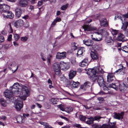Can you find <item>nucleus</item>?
<instances>
[{"instance_id": "c9c22d12", "label": "nucleus", "mask_w": 128, "mask_h": 128, "mask_svg": "<svg viewBox=\"0 0 128 128\" xmlns=\"http://www.w3.org/2000/svg\"><path fill=\"white\" fill-rule=\"evenodd\" d=\"M102 118H103L104 117H102L99 116H96L93 118L94 120H96L98 122L100 121V119Z\"/></svg>"}, {"instance_id": "680f3d73", "label": "nucleus", "mask_w": 128, "mask_h": 128, "mask_svg": "<svg viewBox=\"0 0 128 128\" xmlns=\"http://www.w3.org/2000/svg\"><path fill=\"white\" fill-rule=\"evenodd\" d=\"M41 124L45 126V128H46V126H47L48 124H47L46 122H39Z\"/></svg>"}, {"instance_id": "6e6d98bb", "label": "nucleus", "mask_w": 128, "mask_h": 128, "mask_svg": "<svg viewBox=\"0 0 128 128\" xmlns=\"http://www.w3.org/2000/svg\"><path fill=\"white\" fill-rule=\"evenodd\" d=\"M28 38L26 37H22L21 38V40L25 42L27 40Z\"/></svg>"}, {"instance_id": "5701e85b", "label": "nucleus", "mask_w": 128, "mask_h": 128, "mask_svg": "<svg viewBox=\"0 0 128 128\" xmlns=\"http://www.w3.org/2000/svg\"><path fill=\"white\" fill-rule=\"evenodd\" d=\"M114 77L112 74H108L107 76V81L110 82L114 80Z\"/></svg>"}, {"instance_id": "aec40b11", "label": "nucleus", "mask_w": 128, "mask_h": 128, "mask_svg": "<svg viewBox=\"0 0 128 128\" xmlns=\"http://www.w3.org/2000/svg\"><path fill=\"white\" fill-rule=\"evenodd\" d=\"M19 4L21 7H25L28 5V2L26 0H20L19 2Z\"/></svg>"}, {"instance_id": "393cba45", "label": "nucleus", "mask_w": 128, "mask_h": 128, "mask_svg": "<svg viewBox=\"0 0 128 128\" xmlns=\"http://www.w3.org/2000/svg\"><path fill=\"white\" fill-rule=\"evenodd\" d=\"M11 87L14 88V89H16L18 90H19L20 89L21 90L22 88L21 86L20 85L19 83L18 82L14 83Z\"/></svg>"}, {"instance_id": "2eb2a0df", "label": "nucleus", "mask_w": 128, "mask_h": 128, "mask_svg": "<svg viewBox=\"0 0 128 128\" xmlns=\"http://www.w3.org/2000/svg\"><path fill=\"white\" fill-rule=\"evenodd\" d=\"M23 105V103L22 101H19L16 103L15 108L17 111H20L22 108Z\"/></svg>"}, {"instance_id": "9b49d317", "label": "nucleus", "mask_w": 128, "mask_h": 128, "mask_svg": "<svg viewBox=\"0 0 128 128\" xmlns=\"http://www.w3.org/2000/svg\"><path fill=\"white\" fill-rule=\"evenodd\" d=\"M114 114L113 117L114 118L118 120H122L123 118V116L124 115V112H122L120 113L114 112Z\"/></svg>"}, {"instance_id": "473e14b6", "label": "nucleus", "mask_w": 128, "mask_h": 128, "mask_svg": "<svg viewBox=\"0 0 128 128\" xmlns=\"http://www.w3.org/2000/svg\"><path fill=\"white\" fill-rule=\"evenodd\" d=\"M0 101L1 105L3 106L6 107L7 106V102L3 98H1L0 100Z\"/></svg>"}, {"instance_id": "a211bd4d", "label": "nucleus", "mask_w": 128, "mask_h": 128, "mask_svg": "<svg viewBox=\"0 0 128 128\" xmlns=\"http://www.w3.org/2000/svg\"><path fill=\"white\" fill-rule=\"evenodd\" d=\"M61 68L62 70L68 69L70 67L69 64L68 63L63 62H60Z\"/></svg>"}, {"instance_id": "13d9d810", "label": "nucleus", "mask_w": 128, "mask_h": 128, "mask_svg": "<svg viewBox=\"0 0 128 128\" xmlns=\"http://www.w3.org/2000/svg\"><path fill=\"white\" fill-rule=\"evenodd\" d=\"M76 44L74 42L72 43V46H73V49L74 50H76L77 48L76 46Z\"/></svg>"}, {"instance_id": "c85d7f7f", "label": "nucleus", "mask_w": 128, "mask_h": 128, "mask_svg": "<svg viewBox=\"0 0 128 128\" xmlns=\"http://www.w3.org/2000/svg\"><path fill=\"white\" fill-rule=\"evenodd\" d=\"M16 119L18 123L21 124L24 122L23 118L20 115H18Z\"/></svg>"}, {"instance_id": "423d86ee", "label": "nucleus", "mask_w": 128, "mask_h": 128, "mask_svg": "<svg viewBox=\"0 0 128 128\" xmlns=\"http://www.w3.org/2000/svg\"><path fill=\"white\" fill-rule=\"evenodd\" d=\"M4 95L7 98H8V100L10 101L14 100L12 93L10 90H6L4 92Z\"/></svg>"}, {"instance_id": "a19ab883", "label": "nucleus", "mask_w": 128, "mask_h": 128, "mask_svg": "<svg viewBox=\"0 0 128 128\" xmlns=\"http://www.w3.org/2000/svg\"><path fill=\"white\" fill-rule=\"evenodd\" d=\"M52 56L50 55H48L47 57V62L49 64L50 63V60L52 57Z\"/></svg>"}, {"instance_id": "3c124183", "label": "nucleus", "mask_w": 128, "mask_h": 128, "mask_svg": "<svg viewBox=\"0 0 128 128\" xmlns=\"http://www.w3.org/2000/svg\"><path fill=\"white\" fill-rule=\"evenodd\" d=\"M38 97L40 101H42L44 99V96H43L40 95L38 96Z\"/></svg>"}, {"instance_id": "72a5a7b5", "label": "nucleus", "mask_w": 128, "mask_h": 128, "mask_svg": "<svg viewBox=\"0 0 128 128\" xmlns=\"http://www.w3.org/2000/svg\"><path fill=\"white\" fill-rule=\"evenodd\" d=\"M88 120L86 122V123L88 124H90L93 122L94 121L93 117H91L88 118Z\"/></svg>"}, {"instance_id": "338daca9", "label": "nucleus", "mask_w": 128, "mask_h": 128, "mask_svg": "<svg viewBox=\"0 0 128 128\" xmlns=\"http://www.w3.org/2000/svg\"><path fill=\"white\" fill-rule=\"evenodd\" d=\"M59 108L60 109V110L62 111H64V109L63 107V106L62 105H60L59 106Z\"/></svg>"}, {"instance_id": "39448f33", "label": "nucleus", "mask_w": 128, "mask_h": 128, "mask_svg": "<svg viewBox=\"0 0 128 128\" xmlns=\"http://www.w3.org/2000/svg\"><path fill=\"white\" fill-rule=\"evenodd\" d=\"M52 68L55 74L59 75L60 73V69L61 68L60 62H56L54 63L53 64Z\"/></svg>"}, {"instance_id": "0eeeda50", "label": "nucleus", "mask_w": 128, "mask_h": 128, "mask_svg": "<svg viewBox=\"0 0 128 128\" xmlns=\"http://www.w3.org/2000/svg\"><path fill=\"white\" fill-rule=\"evenodd\" d=\"M98 76L97 80L98 83L100 87H104L106 86V82L104 81L102 75H100Z\"/></svg>"}, {"instance_id": "6e6552de", "label": "nucleus", "mask_w": 128, "mask_h": 128, "mask_svg": "<svg viewBox=\"0 0 128 128\" xmlns=\"http://www.w3.org/2000/svg\"><path fill=\"white\" fill-rule=\"evenodd\" d=\"M10 9L9 6L5 4H0V12L2 14L8 10Z\"/></svg>"}, {"instance_id": "7c9ffc66", "label": "nucleus", "mask_w": 128, "mask_h": 128, "mask_svg": "<svg viewBox=\"0 0 128 128\" xmlns=\"http://www.w3.org/2000/svg\"><path fill=\"white\" fill-rule=\"evenodd\" d=\"M90 54L92 59L96 60L98 59V56L96 53L93 52H92Z\"/></svg>"}, {"instance_id": "e433bc0d", "label": "nucleus", "mask_w": 128, "mask_h": 128, "mask_svg": "<svg viewBox=\"0 0 128 128\" xmlns=\"http://www.w3.org/2000/svg\"><path fill=\"white\" fill-rule=\"evenodd\" d=\"M111 32L113 35H116L118 33V30H116L111 29Z\"/></svg>"}, {"instance_id": "4c0bfd02", "label": "nucleus", "mask_w": 128, "mask_h": 128, "mask_svg": "<svg viewBox=\"0 0 128 128\" xmlns=\"http://www.w3.org/2000/svg\"><path fill=\"white\" fill-rule=\"evenodd\" d=\"M80 119L82 121H84L86 118V116L82 115H80L79 116Z\"/></svg>"}, {"instance_id": "052dcab7", "label": "nucleus", "mask_w": 128, "mask_h": 128, "mask_svg": "<svg viewBox=\"0 0 128 128\" xmlns=\"http://www.w3.org/2000/svg\"><path fill=\"white\" fill-rule=\"evenodd\" d=\"M44 2V0H42L40 1H39L38 3V6H40L42 5Z\"/></svg>"}, {"instance_id": "69168bd1", "label": "nucleus", "mask_w": 128, "mask_h": 128, "mask_svg": "<svg viewBox=\"0 0 128 128\" xmlns=\"http://www.w3.org/2000/svg\"><path fill=\"white\" fill-rule=\"evenodd\" d=\"M29 16L28 15H26V16H23L22 17V18L23 19H24L25 20H26L27 19H28L29 18Z\"/></svg>"}, {"instance_id": "ea45409f", "label": "nucleus", "mask_w": 128, "mask_h": 128, "mask_svg": "<svg viewBox=\"0 0 128 128\" xmlns=\"http://www.w3.org/2000/svg\"><path fill=\"white\" fill-rule=\"evenodd\" d=\"M84 84L86 88L90 87L91 84L89 82H85Z\"/></svg>"}, {"instance_id": "b1692460", "label": "nucleus", "mask_w": 128, "mask_h": 128, "mask_svg": "<svg viewBox=\"0 0 128 128\" xmlns=\"http://www.w3.org/2000/svg\"><path fill=\"white\" fill-rule=\"evenodd\" d=\"M76 73V71L73 70H71L69 74V78L70 79H72V78L75 76Z\"/></svg>"}, {"instance_id": "864d4df0", "label": "nucleus", "mask_w": 128, "mask_h": 128, "mask_svg": "<svg viewBox=\"0 0 128 128\" xmlns=\"http://www.w3.org/2000/svg\"><path fill=\"white\" fill-rule=\"evenodd\" d=\"M86 89V88L84 85V84L83 85H82L80 86V90H85Z\"/></svg>"}, {"instance_id": "49530a36", "label": "nucleus", "mask_w": 128, "mask_h": 128, "mask_svg": "<svg viewBox=\"0 0 128 128\" xmlns=\"http://www.w3.org/2000/svg\"><path fill=\"white\" fill-rule=\"evenodd\" d=\"M60 80L62 81H64L65 80L66 78L64 76L63 74L60 75Z\"/></svg>"}, {"instance_id": "5fc2aeb1", "label": "nucleus", "mask_w": 128, "mask_h": 128, "mask_svg": "<svg viewBox=\"0 0 128 128\" xmlns=\"http://www.w3.org/2000/svg\"><path fill=\"white\" fill-rule=\"evenodd\" d=\"M14 62H12V63H10L9 64V65L8 66L9 68L10 69H12V68H10V66H13L14 67H15L16 66V64H14Z\"/></svg>"}, {"instance_id": "20e7f679", "label": "nucleus", "mask_w": 128, "mask_h": 128, "mask_svg": "<svg viewBox=\"0 0 128 128\" xmlns=\"http://www.w3.org/2000/svg\"><path fill=\"white\" fill-rule=\"evenodd\" d=\"M118 85L120 90L122 92L127 94L128 93V84L125 85L122 82H118Z\"/></svg>"}, {"instance_id": "bb28decb", "label": "nucleus", "mask_w": 128, "mask_h": 128, "mask_svg": "<svg viewBox=\"0 0 128 128\" xmlns=\"http://www.w3.org/2000/svg\"><path fill=\"white\" fill-rule=\"evenodd\" d=\"M98 35V36H97V38H92V39L96 42H98L101 40H102L103 37V36L101 34Z\"/></svg>"}, {"instance_id": "dca6fc26", "label": "nucleus", "mask_w": 128, "mask_h": 128, "mask_svg": "<svg viewBox=\"0 0 128 128\" xmlns=\"http://www.w3.org/2000/svg\"><path fill=\"white\" fill-rule=\"evenodd\" d=\"M99 21L100 23V25L101 26L104 27H107L108 25V23L107 20L105 18H103L100 19Z\"/></svg>"}, {"instance_id": "cd10ccee", "label": "nucleus", "mask_w": 128, "mask_h": 128, "mask_svg": "<svg viewBox=\"0 0 128 128\" xmlns=\"http://www.w3.org/2000/svg\"><path fill=\"white\" fill-rule=\"evenodd\" d=\"M11 86L10 88V90L12 94L13 93L17 94H20V91L16 89H14Z\"/></svg>"}, {"instance_id": "bf43d9fd", "label": "nucleus", "mask_w": 128, "mask_h": 128, "mask_svg": "<svg viewBox=\"0 0 128 128\" xmlns=\"http://www.w3.org/2000/svg\"><path fill=\"white\" fill-rule=\"evenodd\" d=\"M74 126L76 128H82L80 124H74Z\"/></svg>"}, {"instance_id": "de8ad7c7", "label": "nucleus", "mask_w": 128, "mask_h": 128, "mask_svg": "<svg viewBox=\"0 0 128 128\" xmlns=\"http://www.w3.org/2000/svg\"><path fill=\"white\" fill-rule=\"evenodd\" d=\"M73 108L72 107H68L67 108V112H68L69 113L70 112H72L73 110Z\"/></svg>"}, {"instance_id": "f257e3e1", "label": "nucleus", "mask_w": 128, "mask_h": 128, "mask_svg": "<svg viewBox=\"0 0 128 128\" xmlns=\"http://www.w3.org/2000/svg\"><path fill=\"white\" fill-rule=\"evenodd\" d=\"M99 70V67L98 66L94 67L93 69H88V71L87 73L90 76L91 79L93 81L98 80V76H99L97 73Z\"/></svg>"}, {"instance_id": "09e8293b", "label": "nucleus", "mask_w": 128, "mask_h": 128, "mask_svg": "<svg viewBox=\"0 0 128 128\" xmlns=\"http://www.w3.org/2000/svg\"><path fill=\"white\" fill-rule=\"evenodd\" d=\"M4 38L2 35H0V43L4 41Z\"/></svg>"}, {"instance_id": "4468645a", "label": "nucleus", "mask_w": 128, "mask_h": 128, "mask_svg": "<svg viewBox=\"0 0 128 128\" xmlns=\"http://www.w3.org/2000/svg\"><path fill=\"white\" fill-rule=\"evenodd\" d=\"M23 20L22 19H19L14 22V25L16 28L20 27L22 26L24 24Z\"/></svg>"}, {"instance_id": "ddd939ff", "label": "nucleus", "mask_w": 128, "mask_h": 128, "mask_svg": "<svg viewBox=\"0 0 128 128\" xmlns=\"http://www.w3.org/2000/svg\"><path fill=\"white\" fill-rule=\"evenodd\" d=\"M66 53L65 52H58L56 56V58L58 59H60L66 58Z\"/></svg>"}, {"instance_id": "2f4dec72", "label": "nucleus", "mask_w": 128, "mask_h": 128, "mask_svg": "<svg viewBox=\"0 0 128 128\" xmlns=\"http://www.w3.org/2000/svg\"><path fill=\"white\" fill-rule=\"evenodd\" d=\"M118 83H116V84L112 83L111 84H110L109 86L110 87L112 88L117 90L118 89Z\"/></svg>"}, {"instance_id": "4be33fe9", "label": "nucleus", "mask_w": 128, "mask_h": 128, "mask_svg": "<svg viewBox=\"0 0 128 128\" xmlns=\"http://www.w3.org/2000/svg\"><path fill=\"white\" fill-rule=\"evenodd\" d=\"M88 59H85L81 62L80 64V66L82 67H84L88 65Z\"/></svg>"}, {"instance_id": "f704fd0d", "label": "nucleus", "mask_w": 128, "mask_h": 128, "mask_svg": "<svg viewBox=\"0 0 128 128\" xmlns=\"http://www.w3.org/2000/svg\"><path fill=\"white\" fill-rule=\"evenodd\" d=\"M58 100L56 98H52L50 100V101L53 104H56L58 102Z\"/></svg>"}, {"instance_id": "0e129e2a", "label": "nucleus", "mask_w": 128, "mask_h": 128, "mask_svg": "<svg viewBox=\"0 0 128 128\" xmlns=\"http://www.w3.org/2000/svg\"><path fill=\"white\" fill-rule=\"evenodd\" d=\"M12 35L11 34L9 35L8 38V41H10L12 39Z\"/></svg>"}, {"instance_id": "7ed1b4c3", "label": "nucleus", "mask_w": 128, "mask_h": 128, "mask_svg": "<svg viewBox=\"0 0 128 128\" xmlns=\"http://www.w3.org/2000/svg\"><path fill=\"white\" fill-rule=\"evenodd\" d=\"M97 34H101L103 36L104 35V36L106 38V40L107 41L108 40V39H110L109 41L108 42H111L112 41V38L110 36H109L108 33L106 31V30L104 29L99 30L98 31L95 33Z\"/></svg>"}, {"instance_id": "f8f14e48", "label": "nucleus", "mask_w": 128, "mask_h": 128, "mask_svg": "<svg viewBox=\"0 0 128 128\" xmlns=\"http://www.w3.org/2000/svg\"><path fill=\"white\" fill-rule=\"evenodd\" d=\"M116 124V122L113 123H111L110 124H109V125L107 124H104L101 126V128H116L115 126Z\"/></svg>"}, {"instance_id": "79ce46f5", "label": "nucleus", "mask_w": 128, "mask_h": 128, "mask_svg": "<svg viewBox=\"0 0 128 128\" xmlns=\"http://www.w3.org/2000/svg\"><path fill=\"white\" fill-rule=\"evenodd\" d=\"M68 4H66L62 6L61 7V9L62 10H66L68 6Z\"/></svg>"}, {"instance_id": "603ef678", "label": "nucleus", "mask_w": 128, "mask_h": 128, "mask_svg": "<svg viewBox=\"0 0 128 128\" xmlns=\"http://www.w3.org/2000/svg\"><path fill=\"white\" fill-rule=\"evenodd\" d=\"M124 72L123 68H120L118 69V70H116L115 72V73H117L118 72Z\"/></svg>"}, {"instance_id": "a878e982", "label": "nucleus", "mask_w": 128, "mask_h": 128, "mask_svg": "<svg viewBox=\"0 0 128 128\" xmlns=\"http://www.w3.org/2000/svg\"><path fill=\"white\" fill-rule=\"evenodd\" d=\"M85 51V48L84 47L80 48L78 50L77 54V56L82 54Z\"/></svg>"}, {"instance_id": "774afa93", "label": "nucleus", "mask_w": 128, "mask_h": 128, "mask_svg": "<svg viewBox=\"0 0 128 128\" xmlns=\"http://www.w3.org/2000/svg\"><path fill=\"white\" fill-rule=\"evenodd\" d=\"M98 100L99 101H103L104 100V99L103 98L99 97L98 98Z\"/></svg>"}, {"instance_id": "8fccbe9b", "label": "nucleus", "mask_w": 128, "mask_h": 128, "mask_svg": "<svg viewBox=\"0 0 128 128\" xmlns=\"http://www.w3.org/2000/svg\"><path fill=\"white\" fill-rule=\"evenodd\" d=\"M94 126V128H101V126L98 124H95Z\"/></svg>"}, {"instance_id": "9d476101", "label": "nucleus", "mask_w": 128, "mask_h": 128, "mask_svg": "<svg viewBox=\"0 0 128 128\" xmlns=\"http://www.w3.org/2000/svg\"><path fill=\"white\" fill-rule=\"evenodd\" d=\"M2 14L4 18H12L14 16L13 14L11 12L8 10L4 12Z\"/></svg>"}, {"instance_id": "e2e57ef3", "label": "nucleus", "mask_w": 128, "mask_h": 128, "mask_svg": "<svg viewBox=\"0 0 128 128\" xmlns=\"http://www.w3.org/2000/svg\"><path fill=\"white\" fill-rule=\"evenodd\" d=\"M60 117L61 118H62L64 119L65 120H66V121H68V119L64 117V116H60Z\"/></svg>"}, {"instance_id": "f03ea898", "label": "nucleus", "mask_w": 128, "mask_h": 128, "mask_svg": "<svg viewBox=\"0 0 128 128\" xmlns=\"http://www.w3.org/2000/svg\"><path fill=\"white\" fill-rule=\"evenodd\" d=\"M21 92H20L21 95L20 98L22 100H25L26 97L29 95V90L26 86H23L21 88Z\"/></svg>"}, {"instance_id": "4d7b16f0", "label": "nucleus", "mask_w": 128, "mask_h": 128, "mask_svg": "<svg viewBox=\"0 0 128 128\" xmlns=\"http://www.w3.org/2000/svg\"><path fill=\"white\" fill-rule=\"evenodd\" d=\"M124 0H116V3L118 4H122V3Z\"/></svg>"}, {"instance_id": "58836bf2", "label": "nucleus", "mask_w": 128, "mask_h": 128, "mask_svg": "<svg viewBox=\"0 0 128 128\" xmlns=\"http://www.w3.org/2000/svg\"><path fill=\"white\" fill-rule=\"evenodd\" d=\"M80 83L79 82H74V84L73 86H71V87L76 88L78 87Z\"/></svg>"}, {"instance_id": "1a4fd4ad", "label": "nucleus", "mask_w": 128, "mask_h": 128, "mask_svg": "<svg viewBox=\"0 0 128 128\" xmlns=\"http://www.w3.org/2000/svg\"><path fill=\"white\" fill-rule=\"evenodd\" d=\"M82 28L84 29V31H87L95 30L97 29V28L96 27L90 26L85 24L82 26Z\"/></svg>"}, {"instance_id": "a18cd8bd", "label": "nucleus", "mask_w": 128, "mask_h": 128, "mask_svg": "<svg viewBox=\"0 0 128 128\" xmlns=\"http://www.w3.org/2000/svg\"><path fill=\"white\" fill-rule=\"evenodd\" d=\"M14 37L16 41L18 40L20 38V36L18 34H16L14 35Z\"/></svg>"}, {"instance_id": "c03bdc74", "label": "nucleus", "mask_w": 128, "mask_h": 128, "mask_svg": "<svg viewBox=\"0 0 128 128\" xmlns=\"http://www.w3.org/2000/svg\"><path fill=\"white\" fill-rule=\"evenodd\" d=\"M99 70H98V71L97 73L99 74V75H102V73H103V70L100 68L98 66Z\"/></svg>"}, {"instance_id": "f3484780", "label": "nucleus", "mask_w": 128, "mask_h": 128, "mask_svg": "<svg viewBox=\"0 0 128 128\" xmlns=\"http://www.w3.org/2000/svg\"><path fill=\"white\" fill-rule=\"evenodd\" d=\"M83 42V43L88 46H92L93 44V41L90 39L87 40H84Z\"/></svg>"}, {"instance_id": "37998d69", "label": "nucleus", "mask_w": 128, "mask_h": 128, "mask_svg": "<svg viewBox=\"0 0 128 128\" xmlns=\"http://www.w3.org/2000/svg\"><path fill=\"white\" fill-rule=\"evenodd\" d=\"M115 19H119L120 20L122 21V17L119 14L118 15L117 14H116L115 16Z\"/></svg>"}, {"instance_id": "c756f323", "label": "nucleus", "mask_w": 128, "mask_h": 128, "mask_svg": "<svg viewBox=\"0 0 128 128\" xmlns=\"http://www.w3.org/2000/svg\"><path fill=\"white\" fill-rule=\"evenodd\" d=\"M122 26L121 28L122 29H123L124 31L126 30V29L128 26V22L126 21H124L122 22Z\"/></svg>"}, {"instance_id": "412c9836", "label": "nucleus", "mask_w": 128, "mask_h": 128, "mask_svg": "<svg viewBox=\"0 0 128 128\" xmlns=\"http://www.w3.org/2000/svg\"><path fill=\"white\" fill-rule=\"evenodd\" d=\"M16 15L17 18H19L22 14V10L20 8H17L15 10Z\"/></svg>"}, {"instance_id": "6ab92c4d", "label": "nucleus", "mask_w": 128, "mask_h": 128, "mask_svg": "<svg viewBox=\"0 0 128 128\" xmlns=\"http://www.w3.org/2000/svg\"><path fill=\"white\" fill-rule=\"evenodd\" d=\"M117 40L119 41L124 42L126 41V39L125 37L121 33H119L117 38Z\"/></svg>"}]
</instances>
